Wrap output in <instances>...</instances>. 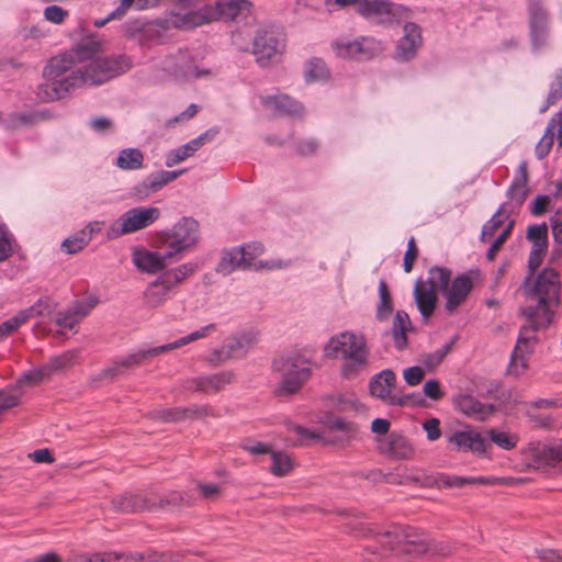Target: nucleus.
Masks as SVG:
<instances>
[{"label":"nucleus","instance_id":"obj_1","mask_svg":"<svg viewBox=\"0 0 562 562\" xmlns=\"http://www.w3.org/2000/svg\"><path fill=\"white\" fill-rule=\"evenodd\" d=\"M525 306L527 317L519 333L517 344L510 357L508 372L520 375L525 372L528 356L532 351L536 331L551 324L554 310L560 302L561 281L559 273L552 268H546L536 277L530 273L524 281Z\"/></svg>","mask_w":562,"mask_h":562},{"label":"nucleus","instance_id":"obj_2","mask_svg":"<svg viewBox=\"0 0 562 562\" xmlns=\"http://www.w3.org/2000/svg\"><path fill=\"white\" fill-rule=\"evenodd\" d=\"M44 82L37 88L42 101L60 100L87 85L76 48L55 56L43 70Z\"/></svg>","mask_w":562,"mask_h":562},{"label":"nucleus","instance_id":"obj_3","mask_svg":"<svg viewBox=\"0 0 562 562\" xmlns=\"http://www.w3.org/2000/svg\"><path fill=\"white\" fill-rule=\"evenodd\" d=\"M324 357L340 362V375L356 379L370 364L371 351L366 336L355 330L333 335L324 345Z\"/></svg>","mask_w":562,"mask_h":562},{"label":"nucleus","instance_id":"obj_4","mask_svg":"<svg viewBox=\"0 0 562 562\" xmlns=\"http://www.w3.org/2000/svg\"><path fill=\"white\" fill-rule=\"evenodd\" d=\"M77 59L81 64L87 85L100 86L132 68V59L125 54L106 55L102 43L90 40L76 47Z\"/></svg>","mask_w":562,"mask_h":562},{"label":"nucleus","instance_id":"obj_5","mask_svg":"<svg viewBox=\"0 0 562 562\" xmlns=\"http://www.w3.org/2000/svg\"><path fill=\"white\" fill-rule=\"evenodd\" d=\"M376 544H373V554L381 557L387 552L394 555H401L402 562H427V559L437 554L440 557H450L454 549L450 544H439L430 548L425 541L412 539L409 528L394 526L383 533L375 535Z\"/></svg>","mask_w":562,"mask_h":562},{"label":"nucleus","instance_id":"obj_6","mask_svg":"<svg viewBox=\"0 0 562 562\" xmlns=\"http://www.w3.org/2000/svg\"><path fill=\"white\" fill-rule=\"evenodd\" d=\"M251 9L252 3L249 0H217L214 4H205L184 14H173V24L190 30L218 20L233 22L239 18H248Z\"/></svg>","mask_w":562,"mask_h":562},{"label":"nucleus","instance_id":"obj_7","mask_svg":"<svg viewBox=\"0 0 562 562\" xmlns=\"http://www.w3.org/2000/svg\"><path fill=\"white\" fill-rule=\"evenodd\" d=\"M200 237L199 222L183 216L157 234V244L160 249L167 250L173 261H178L196 248Z\"/></svg>","mask_w":562,"mask_h":562},{"label":"nucleus","instance_id":"obj_8","mask_svg":"<svg viewBox=\"0 0 562 562\" xmlns=\"http://www.w3.org/2000/svg\"><path fill=\"white\" fill-rule=\"evenodd\" d=\"M312 362L307 350H293L273 361V370L279 374L278 391L284 394L295 393L310 379Z\"/></svg>","mask_w":562,"mask_h":562},{"label":"nucleus","instance_id":"obj_9","mask_svg":"<svg viewBox=\"0 0 562 562\" xmlns=\"http://www.w3.org/2000/svg\"><path fill=\"white\" fill-rule=\"evenodd\" d=\"M215 330V324H207L200 329H196L172 342L161 345L158 347L139 349L125 357L115 360L110 367L103 370L104 378L114 376L122 372L123 369L140 364L143 361L159 356L160 353L183 347L188 344L203 339Z\"/></svg>","mask_w":562,"mask_h":562},{"label":"nucleus","instance_id":"obj_10","mask_svg":"<svg viewBox=\"0 0 562 562\" xmlns=\"http://www.w3.org/2000/svg\"><path fill=\"white\" fill-rule=\"evenodd\" d=\"M263 254L260 243H249L224 252L218 265V271L229 273L235 269L273 270L282 267L280 260L263 261L259 257Z\"/></svg>","mask_w":562,"mask_h":562},{"label":"nucleus","instance_id":"obj_11","mask_svg":"<svg viewBox=\"0 0 562 562\" xmlns=\"http://www.w3.org/2000/svg\"><path fill=\"white\" fill-rule=\"evenodd\" d=\"M451 270L445 267H432L428 271L426 281L418 280L414 288V297L418 311L425 321H427L437 303V290L447 285L451 281Z\"/></svg>","mask_w":562,"mask_h":562},{"label":"nucleus","instance_id":"obj_12","mask_svg":"<svg viewBox=\"0 0 562 562\" xmlns=\"http://www.w3.org/2000/svg\"><path fill=\"white\" fill-rule=\"evenodd\" d=\"M161 212L155 206H136L125 211L106 231L108 239L142 231L159 220Z\"/></svg>","mask_w":562,"mask_h":562},{"label":"nucleus","instance_id":"obj_13","mask_svg":"<svg viewBox=\"0 0 562 562\" xmlns=\"http://www.w3.org/2000/svg\"><path fill=\"white\" fill-rule=\"evenodd\" d=\"M353 3L359 14L378 23L401 22L408 15L406 7L386 0H355Z\"/></svg>","mask_w":562,"mask_h":562},{"label":"nucleus","instance_id":"obj_14","mask_svg":"<svg viewBox=\"0 0 562 562\" xmlns=\"http://www.w3.org/2000/svg\"><path fill=\"white\" fill-rule=\"evenodd\" d=\"M258 342V335L254 330H245L228 337L223 345L213 350L207 360L220 364L228 360L241 359Z\"/></svg>","mask_w":562,"mask_h":562},{"label":"nucleus","instance_id":"obj_15","mask_svg":"<svg viewBox=\"0 0 562 562\" xmlns=\"http://www.w3.org/2000/svg\"><path fill=\"white\" fill-rule=\"evenodd\" d=\"M335 55L344 59H369L382 52V44L372 37H339L331 43Z\"/></svg>","mask_w":562,"mask_h":562},{"label":"nucleus","instance_id":"obj_16","mask_svg":"<svg viewBox=\"0 0 562 562\" xmlns=\"http://www.w3.org/2000/svg\"><path fill=\"white\" fill-rule=\"evenodd\" d=\"M83 562H179L180 554H149L133 552H94L81 557Z\"/></svg>","mask_w":562,"mask_h":562},{"label":"nucleus","instance_id":"obj_17","mask_svg":"<svg viewBox=\"0 0 562 562\" xmlns=\"http://www.w3.org/2000/svg\"><path fill=\"white\" fill-rule=\"evenodd\" d=\"M131 259L133 266L139 272L146 274H159L173 261L166 249H162V251L150 250L143 246L133 247Z\"/></svg>","mask_w":562,"mask_h":562},{"label":"nucleus","instance_id":"obj_18","mask_svg":"<svg viewBox=\"0 0 562 562\" xmlns=\"http://www.w3.org/2000/svg\"><path fill=\"white\" fill-rule=\"evenodd\" d=\"M162 70L166 76L178 79L199 78L209 74L195 65L191 54L187 49H179L176 54L168 55L162 61Z\"/></svg>","mask_w":562,"mask_h":562},{"label":"nucleus","instance_id":"obj_19","mask_svg":"<svg viewBox=\"0 0 562 562\" xmlns=\"http://www.w3.org/2000/svg\"><path fill=\"white\" fill-rule=\"evenodd\" d=\"M395 383V373L390 369L382 370L370 379V394L387 405L403 406L407 398L394 393Z\"/></svg>","mask_w":562,"mask_h":562},{"label":"nucleus","instance_id":"obj_20","mask_svg":"<svg viewBox=\"0 0 562 562\" xmlns=\"http://www.w3.org/2000/svg\"><path fill=\"white\" fill-rule=\"evenodd\" d=\"M448 441L458 451L472 452L477 456H484L491 449L487 439L480 431L470 426L453 431L449 436Z\"/></svg>","mask_w":562,"mask_h":562},{"label":"nucleus","instance_id":"obj_21","mask_svg":"<svg viewBox=\"0 0 562 562\" xmlns=\"http://www.w3.org/2000/svg\"><path fill=\"white\" fill-rule=\"evenodd\" d=\"M53 306L48 299H40L34 305L19 311L15 315L0 324V342L16 331L30 319L50 313Z\"/></svg>","mask_w":562,"mask_h":562},{"label":"nucleus","instance_id":"obj_22","mask_svg":"<svg viewBox=\"0 0 562 562\" xmlns=\"http://www.w3.org/2000/svg\"><path fill=\"white\" fill-rule=\"evenodd\" d=\"M173 14L181 13L171 12L169 19L144 22L136 29V34L132 33L131 36H136L138 43L144 47H153L165 43L170 26L178 29L173 24Z\"/></svg>","mask_w":562,"mask_h":562},{"label":"nucleus","instance_id":"obj_23","mask_svg":"<svg viewBox=\"0 0 562 562\" xmlns=\"http://www.w3.org/2000/svg\"><path fill=\"white\" fill-rule=\"evenodd\" d=\"M473 286L474 277L471 272L462 273L456 277L451 282H447V285L440 286V291L446 299V310L448 312L456 311L464 303Z\"/></svg>","mask_w":562,"mask_h":562},{"label":"nucleus","instance_id":"obj_24","mask_svg":"<svg viewBox=\"0 0 562 562\" xmlns=\"http://www.w3.org/2000/svg\"><path fill=\"white\" fill-rule=\"evenodd\" d=\"M283 45L277 40L273 33L267 29H260L256 32L252 41V54L256 56L257 63L267 66L273 57L280 55Z\"/></svg>","mask_w":562,"mask_h":562},{"label":"nucleus","instance_id":"obj_25","mask_svg":"<svg viewBox=\"0 0 562 562\" xmlns=\"http://www.w3.org/2000/svg\"><path fill=\"white\" fill-rule=\"evenodd\" d=\"M184 172H186V169L172 170V171L160 170L158 172L150 173L143 181L138 182L133 188V194L137 200H145L150 194L158 192L165 186L172 182L173 180L179 178Z\"/></svg>","mask_w":562,"mask_h":562},{"label":"nucleus","instance_id":"obj_26","mask_svg":"<svg viewBox=\"0 0 562 562\" xmlns=\"http://www.w3.org/2000/svg\"><path fill=\"white\" fill-rule=\"evenodd\" d=\"M258 100L262 108L276 115L299 117L304 113L303 105L286 94H260Z\"/></svg>","mask_w":562,"mask_h":562},{"label":"nucleus","instance_id":"obj_27","mask_svg":"<svg viewBox=\"0 0 562 562\" xmlns=\"http://www.w3.org/2000/svg\"><path fill=\"white\" fill-rule=\"evenodd\" d=\"M411 11L400 23L404 24V34L398 41L396 48V57L402 60H408L416 55L417 49L420 47L423 37L420 27L409 22Z\"/></svg>","mask_w":562,"mask_h":562},{"label":"nucleus","instance_id":"obj_28","mask_svg":"<svg viewBox=\"0 0 562 562\" xmlns=\"http://www.w3.org/2000/svg\"><path fill=\"white\" fill-rule=\"evenodd\" d=\"M528 10L532 46L535 49H539L547 42L548 15L538 0H530Z\"/></svg>","mask_w":562,"mask_h":562},{"label":"nucleus","instance_id":"obj_29","mask_svg":"<svg viewBox=\"0 0 562 562\" xmlns=\"http://www.w3.org/2000/svg\"><path fill=\"white\" fill-rule=\"evenodd\" d=\"M234 374L224 371L211 375L188 379L183 382L184 391H199L203 393H216L233 381Z\"/></svg>","mask_w":562,"mask_h":562},{"label":"nucleus","instance_id":"obj_30","mask_svg":"<svg viewBox=\"0 0 562 562\" xmlns=\"http://www.w3.org/2000/svg\"><path fill=\"white\" fill-rule=\"evenodd\" d=\"M97 305V300L93 297L77 301L72 306L66 311L57 314L56 324L64 329H72L79 324Z\"/></svg>","mask_w":562,"mask_h":562},{"label":"nucleus","instance_id":"obj_31","mask_svg":"<svg viewBox=\"0 0 562 562\" xmlns=\"http://www.w3.org/2000/svg\"><path fill=\"white\" fill-rule=\"evenodd\" d=\"M176 292L158 274L143 291V303L148 308H157L172 299Z\"/></svg>","mask_w":562,"mask_h":562},{"label":"nucleus","instance_id":"obj_32","mask_svg":"<svg viewBox=\"0 0 562 562\" xmlns=\"http://www.w3.org/2000/svg\"><path fill=\"white\" fill-rule=\"evenodd\" d=\"M200 270V265L195 260H189L171 268H165L160 277L177 293V289L193 277Z\"/></svg>","mask_w":562,"mask_h":562},{"label":"nucleus","instance_id":"obj_33","mask_svg":"<svg viewBox=\"0 0 562 562\" xmlns=\"http://www.w3.org/2000/svg\"><path fill=\"white\" fill-rule=\"evenodd\" d=\"M527 166L526 162H521L518 167V175L513 180L510 187L507 190L508 201L503 204H508V212L513 214L524 203L527 194Z\"/></svg>","mask_w":562,"mask_h":562},{"label":"nucleus","instance_id":"obj_34","mask_svg":"<svg viewBox=\"0 0 562 562\" xmlns=\"http://www.w3.org/2000/svg\"><path fill=\"white\" fill-rule=\"evenodd\" d=\"M381 449L384 453L398 460L411 459L415 452L409 439L397 432H392L386 441L381 445Z\"/></svg>","mask_w":562,"mask_h":562},{"label":"nucleus","instance_id":"obj_35","mask_svg":"<svg viewBox=\"0 0 562 562\" xmlns=\"http://www.w3.org/2000/svg\"><path fill=\"white\" fill-rule=\"evenodd\" d=\"M456 405L462 414L475 420H484L494 411L492 405L483 404L471 395L459 396Z\"/></svg>","mask_w":562,"mask_h":562},{"label":"nucleus","instance_id":"obj_36","mask_svg":"<svg viewBox=\"0 0 562 562\" xmlns=\"http://www.w3.org/2000/svg\"><path fill=\"white\" fill-rule=\"evenodd\" d=\"M531 456L538 467L551 465L562 470V442L554 446L538 443L531 448Z\"/></svg>","mask_w":562,"mask_h":562},{"label":"nucleus","instance_id":"obj_37","mask_svg":"<svg viewBox=\"0 0 562 562\" xmlns=\"http://www.w3.org/2000/svg\"><path fill=\"white\" fill-rule=\"evenodd\" d=\"M412 330V322L405 311H397L395 313L393 325L391 328L392 339L394 347L397 350H403L407 346L406 334Z\"/></svg>","mask_w":562,"mask_h":562},{"label":"nucleus","instance_id":"obj_38","mask_svg":"<svg viewBox=\"0 0 562 562\" xmlns=\"http://www.w3.org/2000/svg\"><path fill=\"white\" fill-rule=\"evenodd\" d=\"M145 156L139 148L128 147L119 151L114 165L124 171H135L144 167Z\"/></svg>","mask_w":562,"mask_h":562},{"label":"nucleus","instance_id":"obj_39","mask_svg":"<svg viewBox=\"0 0 562 562\" xmlns=\"http://www.w3.org/2000/svg\"><path fill=\"white\" fill-rule=\"evenodd\" d=\"M510 215L508 204H501L492 218L483 225L481 239L483 241L491 239L496 234L497 229H503L509 221H513Z\"/></svg>","mask_w":562,"mask_h":562},{"label":"nucleus","instance_id":"obj_40","mask_svg":"<svg viewBox=\"0 0 562 562\" xmlns=\"http://www.w3.org/2000/svg\"><path fill=\"white\" fill-rule=\"evenodd\" d=\"M304 79L307 83L325 82L329 79V70L325 61L313 57L305 63Z\"/></svg>","mask_w":562,"mask_h":562},{"label":"nucleus","instance_id":"obj_41","mask_svg":"<svg viewBox=\"0 0 562 562\" xmlns=\"http://www.w3.org/2000/svg\"><path fill=\"white\" fill-rule=\"evenodd\" d=\"M393 312V301L384 280L379 282V303L376 306V318L380 322L386 321Z\"/></svg>","mask_w":562,"mask_h":562},{"label":"nucleus","instance_id":"obj_42","mask_svg":"<svg viewBox=\"0 0 562 562\" xmlns=\"http://www.w3.org/2000/svg\"><path fill=\"white\" fill-rule=\"evenodd\" d=\"M487 441L496 445L498 448L503 450H512L516 448L519 437L509 431L499 430L496 428H492L487 431Z\"/></svg>","mask_w":562,"mask_h":562},{"label":"nucleus","instance_id":"obj_43","mask_svg":"<svg viewBox=\"0 0 562 562\" xmlns=\"http://www.w3.org/2000/svg\"><path fill=\"white\" fill-rule=\"evenodd\" d=\"M272 464L270 467V472L276 476H285L288 475L292 468H293V461L290 458L289 454L281 452V451H274L270 453Z\"/></svg>","mask_w":562,"mask_h":562},{"label":"nucleus","instance_id":"obj_44","mask_svg":"<svg viewBox=\"0 0 562 562\" xmlns=\"http://www.w3.org/2000/svg\"><path fill=\"white\" fill-rule=\"evenodd\" d=\"M161 0H120L119 7L114 10L116 16H124L131 9L145 11L159 5Z\"/></svg>","mask_w":562,"mask_h":562},{"label":"nucleus","instance_id":"obj_45","mask_svg":"<svg viewBox=\"0 0 562 562\" xmlns=\"http://www.w3.org/2000/svg\"><path fill=\"white\" fill-rule=\"evenodd\" d=\"M289 432L293 435V438L290 439L291 443L296 445H308L313 441H317L321 439V435L315 430L304 428L300 425L290 424Z\"/></svg>","mask_w":562,"mask_h":562},{"label":"nucleus","instance_id":"obj_46","mask_svg":"<svg viewBox=\"0 0 562 562\" xmlns=\"http://www.w3.org/2000/svg\"><path fill=\"white\" fill-rule=\"evenodd\" d=\"M49 376L45 366L36 369H32L27 372H24L20 379L16 381L15 386L19 387L20 391H23L25 386H33L41 383L45 378Z\"/></svg>","mask_w":562,"mask_h":562},{"label":"nucleus","instance_id":"obj_47","mask_svg":"<svg viewBox=\"0 0 562 562\" xmlns=\"http://www.w3.org/2000/svg\"><path fill=\"white\" fill-rule=\"evenodd\" d=\"M77 359V351L69 350L59 356L52 358L45 366L48 374L68 368L75 363Z\"/></svg>","mask_w":562,"mask_h":562},{"label":"nucleus","instance_id":"obj_48","mask_svg":"<svg viewBox=\"0 0 562 562\" xmlns=\"http://www.w3.org/2000/svg\"><path fill=\"white\" fill-rule=\"evenodd\" d=\"M89 244V236L81 231L67 237L61 243V250L66 254L74 255L82 250Z\"/></svg>","mask_w":562,"mask_h":562},{"label":"nucleus","instance_id":"obj_49","mask_svg":"<svg viewBox=\"0 0 562 562\" xmlns=\"http://www.w3.org/2000/svg\"><path fill=\"white\" fill-rule=\"evenodd\" d=\"M23 391H20L15 385L0 391V416L11 407L20 403Z\"/></svg>","mask_w":562,"mask_h":562},{"label":"nucleus","instance_id":"obj_50","mask_svg":"<svg viewBox=\"0 0 562 562\" xmlns=\"http://www.w3.org/2000/svg\"><path fill=\"white\" fill-rule=\"evenodd\" d=\"M16 244L13 235L4 224H0V261L7 260L14 251Z\"/></svg>","mask_w":562,"mask_h":562},{"label":"nucleus","instance_id":"obj_51","mask_svg":"<svg viewBox=\"0 0 562 562\" xmlns=\"http://www.w3.org/2000/svg\"><path fill=\"white\" fill-rule=\"evenodd\" d=\"M562 98V71H558L550 83L549 94L540 112H546L551 105L555 104Z\"/></svg>","mask_w":562,"mask_h":562},{"label":"nucleus","instance_id":"obj_52","mask_svg":"<svg viewBox=\"0 0 562 562\" xmlns=\"http://www.w3.org/2000/svg\"><path fill=\"white\" fill-rule=\"evenodd\" d=\"M69 16V11L57 4H49L43 10V18L46 22L61 25Z\"/></svg>","mask_w":562,"mask_h":562},{"label":"nucleus","instance_id":"obj_53","mask_svg":"<svg viewBox=\"0 0 562 562\" xmlns=\"http://www.w3.org/2000/svg\"><path fill=\"white\" fill-rule=\"evenodd\" d=\"M548 249V244H532L531 251L528 259V269L533 273L542 262L543 256Z\"/></svg>","mask_w":562,"mask_h":562},{"label":"nucleus","instance_id":"obj_54","mask_svg":"<svg viewBox=\"0 0 562 562\" xmlns=\"http://www.w3.org/2000/svg\"><path fill=\"white\" fill-rule=\"evenodd\" d=\"M514 227V221H509L506 226L502 229V232L499 233V235L495 238V240L492 243L488 251H487V259L490 261L494 260V258L496 257L497 252L501 250L504 241L507 239V237L509 236L512 229Z\"/></svg>","mask_w":562,"mask_h":562},{"label":"nucleus","instance_id":"obj_55","mask_svg":"<svg viewBox=\"0 0 562 562\" xmlns=\"http://www.w3.org/2000/svg\"><path fill=\"white\" fill-rule=\"evenodd\" d=\"M241 448L255 457L261 454H270L273 450L271 445L252 439H245L241 442Z\"/></svg>","mask_w":562,"mask_h":562},{"label":"nucleus","instance_id":"obj_56","mask_svg":"<svg viewBox=\"0 0 562 562\" xmlns=\"http://www.w3.org/2000/svg\"><path fill=\"white\" fill-rule=\"evenodd\" d=\"M217 133V130L210 128L201 135H199L198 137L186 143L184 146L193 156L205 143L211 142Z\"/></svg>","mask_w":562,"mask_h":562},{"label":"nucleus","instance_id":"obj_57","mask_svg":"<svg viewBox=\"0 0 562 562\" xmlns=\"http://www.w3.org/2000/svg\"><path fill=\"white\" fill-rule=\"evenodd\" d=\"M527 238L535 243L548 244V227L546 223L535 224L528 227Z\"/></svg>","mask_w":562,"mask_h":562},{"label":"nucleus","instance_id":"obj_58","mask_svg":"<svg viewBox=\"0 0 562 562\" xmlns=\"http://www.w3.org/2000/svg\"><path fill=\"white\" fill-rule=\"evenodd\" d=\"M191 156L192 154L187 149V147L184 145H181L167 153L165 164L167 167L170 168L184 161L187 158Z\"/></svg>","mask_w":562,"mask_h":562},{"label":"nucleus","instance_id":"obj_59","mask_svg":"<svg viewBox=\"0 0 562 562\" xmlns=\"http://www.w3.org/2000/svg\"><path fill=\"white\" fill-rule=\"evenodd\" d=\"M425 376V370L419 366H413L403 370V379L409 386L418 385Z\"/></svg>","mask_w":562,"mask_h":562},{"label":"nucleus","instance_id":"obj_60","mask_svg":"<svg viewBox=\"0 0 562 562\" xmlns=\"http://www.w3.org/2000/svg\"><path fill=\"white\" fill-rule=\"evenodd\" d=\"M437 482L441 487H462L468 484L467 476L451 474H440Z\"/></svg>","mask_w":562,"mask_h":562},{"label":"nucleus","instance_id":"obj_61","mask_svg":"<svg viewBox=\"0 0 562 562\" xmlns=\"http://www.w3.org/2000/svg\"><path fill=\"white\" fill-rule=\"evenodd\" d=\"M449 347H443L442 349L436 350L435 352L428 353L424 357L423 363L428 370L435 369L439 363L443 360Z\"/></svg>","mask_w":562,"mask_h":562},{"label":"nucleus","instance_id":"obj_62","mask_svg":"<svg viewBox=\"0 0 562 562\" xmlns=\"http://www.w3.org/2000/svg\"><path fill=\"white\" fill-rule=\"evenodd\" d=\"M423 429L426 431L429 441H435L441 436L440 422L438 418H430L424 422Z\"/></svg>","mask_w":562,"mask_h":562},{"label":"nucleus","instance_id":"obj_63","mask_svg":"<svg viewBox=\"0 0 562 562\" xmlns=\"http://www.w3.org/2000/svg\"><path fill=\"white\" fill-rule=\"evenodd\" d=\"M340 409H353L356 412L364 409V406L358 401L353 394L340 395L338 398Z\"/></svg>","mask_w":562,"mask_h":562},{"label":"nucleus","instance_id":"obj_64","mask_svg":"<svg viewBox=\"0 0 562 562\" xmlns=\"http://www.w3.org/2000/svg\"><path fill=\"white\" fill-rule=\"evenodd\" d=\"M540 562H562V551L546 549L537 552Z\"/></svg>","mask_w":562,"mask_h":562}]
</instances>
